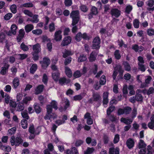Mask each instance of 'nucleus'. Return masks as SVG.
Returning a JSON list of instances; mask_svg holds the SVG:
<instances>
[{
    "label": "nucleus",
    "mask_w": 154,
    "mask_h": 154,
    "mask_svg": "<svg viewBox=\"0 0 154 154\" xmlns=\"http://www.w3.org/2000/svg\"><path fill=\"white\" fill-rule=\"evenodd\" d=\"M47 113L44 117L46 120L50 119H54L56 118L57 116L55 113L52 112V108L50 105H47L46 107Z\"/></svg>",
    "instance_id": "f257e3e1"
},
{
    "label": "nucleus",
    "mask_w": 154,
    "mask_h": 154,
    "mask_svg": "<svg viewBox=\"0 0 154 154\" xmlns=\"http://www.w3.org/2000/svg\"><path fill=\"white\" fill-rule=\"evenodd\" d=\"M79 12L78 11H72L70 14V17L72 18V25L75 26L78 22L79 20Z\"/></svg>",
    "instance_id": "f03ea898"
},
{
    "label": "nucleus",
    "mask_w": 154,
    "mask_h": 154,
    "mask_svg": "<svg viewBox=\"0 0 154 154\" xmlns=\"http://www.w3.org/2000/svg\"><path fill=\"white\" fill-rule=\"evenodd\" d=\"M10 143L12 146L15 145L17 146L22 142V140L20 137L15 138L14 136H12L10 140Z\"/></svg>",
    "instance_id": "7ed1b4c3"
},
{
    "label": "nucleus",
    "mask_w": 154,
    "mask_h": 154,
    "mask_svg": "<svg viewBox=\"0 0 154 154\" xmlns=\"http://www.w3.org/2000/svg\"><path fill=\"white\" fill-rule=\"evenodd\" d=\"M62 31L61 30L56 31L54 33V39L57 42L61 41L62 38Z\"/></svg>",
    "instance_id": "20e7f679"
},
{
    "label": "nucleus",
    "mask_w": 154,
    "mask_h": 154,
    "mask_svg": "<svg viewBox=\"0 0 154 154\" xmlns=\"http://www.w3.org/2000/svg\"><path fill=\"white\" fill-rule=\"evenodd\" d=\"M100 39L99 37H96L94 39L93 43V48L94 49H99L100 48Z\"/></svg>",
    "instance_id": "39448f33"
},
{
    "label": "nucleus",
    "mask_w": 154,
    "mask_h": 154,
    "mask_svg": "<svg viewBox=\"0 0 154 154\" xmlns=\"http://www.w3.org/2000/svg\"><path fill=\"white\" fill-rule=\"evenodd\" d=\"M50 60L47 57L44 58L43 61H40L42 67L43 68H46L50 63Z\"/></svg>",
    "instance_id": "423d86ee"
},
{
    "label": "nucleus",
    "mask_w": 154,
    "mask_h": 154,
    "mask_svg": "<svg viewBox=\"0 0 154 154\" xmlns=\"http://www.w3.org/2000/svg\"><path fill=\"white\" fill-rule=\"evenodd\" d=\"M64 106V108L61 107L59 108V109L60 111L65 110L68 108L69 106V100L67 99L64 98L62 100Z\"/></svg>",
    "instance_id": "0eeeda50"
},
{
    "label": "nucleus",
    "mask_w": 154,
    "mask_h": 154,
    "mask_svg": "<svg viewBox=\"0 0 154 154\" xmlns=\"http://www.w3.org/2000/svg\"><path fill=\"white\" fill-rule=\"evenodd\" d=\"M146 5L150 8H147L148 11H153L154 10V0H149L146 3Z\"/></svg>",
    "instance_id": "6e6552de"
},
{
    "label": "nucleus",
    "mask_w": 154,
    "mask_h": 154,
    "mask_svg": "<svg viewBox=\"0 0 154 154\" xmlns=\"http://www.w3.org/2000/svg\"><path fill=\"white\" fill-rule=\"evenodd\" d=\"M17 29V26L15 24H13L11 27V30L7 33L8 35L11 36L12 35H15L16 33V30Z\"/></svg>",
    "instance_id": "1a4fd4ad"
},
{
    "label": "nucleus",
    "mask_w": 154,
    "mask_h": 154,
    "mask_svg": "<svg viewBox=\"0 0 154 154\" xmlns=\"http://www.w3.org/2000/svg\"><path fill=\"white\" fill-rule=\"evenodd\" d=\"M111 14L112 17H118L120 15V11L119 10L116 8L111 9Z\"/></svg>",
    "instance_id": "9d476101"
},
{
    "label": "nucleus",
    "mask_w": 154,
    "mask_h": 154,
    "mask_svg": "<svg viewBox=\"0 0 154 154\" xmlns=\"http://www.w3.org/2000/svg\"><path fill=\"white\" fill-rule=\"evenodd\" d=\"M71 38L69 36L65 37L63 40L61 44V46L63 47L67 45L71 42Z\"/></svg>",
    "instance_id": "9b49d317"
},
{
    "label": "nucleus",
    "mask_w": 154,
    "mask_h": 154,
    "mask_svg": "<svg viewBox=\"0 0 154 154\" xmlns=\"http://www.w3.org/2000/svg\"><path fill=\"white\" fill-rule=\"evenodd\" d=\"M116 69H115L112 75V77L114 80H115L117 75L118 72L119 71L121 73H122L123 71L121 67L120 66H119L117 67Z\"/></svg>",
    "instance_id": "f8f14e48"
},
{
    "label": "nucleus",
    "mask_w": 154,
    "mask_h": 154,
    "mask_svg": "<svg viewBox=\"0 0 154 154\" xmlns=\"http://www.w3.org/2000/svg\"><path fill=\"white\" fill-rule=\"evenodd\" d=\"M25 32L23 29H20L19 31V34L17 39L18 42H20L23 38Z\"/></svg>",
    "instance_id": "ddd939ff"
},
{
    "label": "nucleus",
    "mask_w": 154,
    "mask_h": 154,
    "mask_svg": "<svg viewBox=\"0 0 154 154\" xmlns=\"http://www.w3.org/2000/svg\"><path fill=\"white\" fill-rule=\"evenodd\" d=\"M33 52L32 53H38L41 51V47L38 44H37L33 46Z\"/></svg>",
    "instance_id": "4468645a"
},
{
    "label": "nucleus",
    "mask_w": 154,
    "mask_h": 154,
    "mask_svg": "<svg viewBox=\"0 0 154 154\" xmlns=\"http://www.w3.org/2000/svg\"><path fill=\"white\" fill-rule=\"evenodd\" d=\"M44 87V85H38L35 89V94H38L41 93L43 91Z\"/></svg>",
    "instance_id": "2eb2a0df"
},
{
    "label": "nucleus",
    "mask_w": 154,
    "mask_h": 154,
    "mask_svg": "<svg viewBox=\"0 0 154 154\" xmlns=\"http://www.w3.org/2000/svg\"><path fill=\"white\" fill-rule=\"evenodd\" d=\"M108 93L107 92H105L103 94V104L105 105H106L108 102Z\"/></svg>",
    "instance_id": "dca6fc26"
},
{
    "label": "nucleus",
    "mask_w": 154,
    "mask_h": 154,
    "mask_svg": "<svg viewBox=\"0 0 154 154\" xmlns=\"http://www.w3.org/2000/svg\"><path fill=\"white\" fill-rule=\"evenodd\" d=\"M151 122L148 124V127L150 129H152L154 128V114L152 115L150 118Z\"/></svg>",
    "instance_id": "f3484780"
},
{
    "label": "nucleus",
    "mask_w": 154,
    "mask_h": 154,
    "mask_svg": "<svg viewBox=\"0 0 154 154\" xmlns=\"http://www.w3.org/2000/svg\"><path fill=\"white\" fill-rule=\"evenodd\" d=\"M126 143L128 148L130 149L134 146V142L132 139L129 138L127 140Z\"/></svg>",
    "instance_id": "a211bd4d"
},
{
    "label": "nucleus",
    "mask_w": 154,
    "mask_h": 154,
    "mask_svg": "<svg viewBox=\"0 0 154 154\" xmlns=\"http://www.w3.org/2000/svg\"><path fill=\"white\" fill-rule=\"evenodd\" d=\"M120 120L121 122L127 125L131 124L133 121L132 119L124 118H121Z\"/></svg>",
    "instance_id": "6ab92c4d"
},
{
    "label": "nucleus",
    "mask_w": 154,
    "mask_h": 154,
    "mask_svg": "<svg viewBox=\"0 0 154 154\" xmlns=\"http://www.w3.org/2000/svg\"><path fill=\"white\" fill-rule=\"evenodd\" d=\"M9 66V65L7 64L5 66L2 67L0 72L1 74L2 75H5L8 71V69Z\"/></svg>",
    "instance_id": "aec40b11"
},
{
    "label": "nucleus",
    "mask_w": 154,
    "mask_h": 154,
    "mask_svg": "<svg viewBox=\"0 0 154 154\" xmlns=\"http://www.w3.org/2000/svg\"><path fill=\"white\" fill-rule=\"evenodd\" d=\"M141 91L140 90H137V91L135 97L136 100L137 101H141L143 100V97L140 94Z\"/></svg>",
    "instance_id": "412c9836"
},
{
    "label": "nucleus",
    "mask_w": 154,
    "mask_h": 154,
    "mask_svg": "<svg viewBox=\"0 0 154 154\" xmlns=\"http://www.w3.org/2000/svg\"><path fill=\"white\" fill-rule=\"evenodd\" d=\"M70 82V80L69 79H67L64 77L61 78L59 80V83L61 85H63L65 83L67 84Z\"/></svg>",
    "instance_id": "4be33fe9"
},
{
    "label": "nucleus",
    "mask_w": 154,
    "mask_h": 154,
    "mask_svg": "<svg viewBox=\"0 0 154 154\" xmlns=\"http://www.w3.org/2000/svg\"><path fill=\"white\" fill-rule=\"evenodd\" d=\"M109 154H119V149L118 148L116 149L111 148L109 149Z\"/></svg>",
    "instance_id": "5701e85b"
},
{
    "label": "nucleus",
    "mask_w": 154,
    "mask_h": 154,
    "mask_svg": "<svg viewBox=\"0 0 154 154\" xmlns=\"http://www.w3.org/2000/svg\"><path fill=\"white\" fill-rule=\"evenodd\" d=\"M65 72L68 77L70 78L72 76V71L71 69L67 66L65 67Z\"/></svg>",
    "instance_id": "b1692460"
},
{
    "label": "nucleus",
    "mask_w": 154,
    "mask_h": 154,
    "mask_svg": "<svg viewBox=\"0 0 154 154\" xmlns=\"http://www.w3.org/2000/svg\"><path fill=\"white\" fill-rule=\"evenodd\" d=\"M97 54L95 51H93L91 54L89 58V60L91 62L94 61L96 59Z\"/></svg>",
    "instance_id": "393cba45"
},
{
    "label": "nucleus",
    "mask_w": 154,
    "mask_h": 154,
    "mask_svg": "<svg viewBox=\"0 0 154 154\" xmlns=\"http://www.w3.org/2000/svg\"><path fill=\"white\" fill-rule=\"evenodd\" d=\"M74 53L70 50H65L63 53V57L66 58L69 56L73 54Z\"/></svg>",
    "instance_id": "a878e982"
},
{
    "label": "nucleus",
    "mask_w": 154,
    "mask_h": 154,
    "mask_svg": "<svg viewBox=\"0 0 154 154\" xmlns=\"http://www.w3.org/2000/svg\"><path fill=\"white\" fill-rule=\"evenodd\" d=\"M52 77L53 79L55 81H57L59 78V73L58 71L52 73Z\"/></svg>",
    "instance_id": "bb28decb"
},
{
    "label": "nucleus",
    "mask_w": 154,
    "mask_h": 154,
    "mask_svg": "<svg viewBox=\"0 0 154 154\" xmlns=\"http://www.w3.org/2000/svg\"><path fill=\"white\" fill-rule=\"evenodd\" d=\"M34 28L32 24H27L25 26V29L26 32H29L31 31Z\"/></svg>",
    "instance_id": "cd10ccee"
},
{
    "label": "nucleus",
    "mask_w": 154,
    "mask_h": 154,
    "mask_svg": "<svg viewBox=\"0 0 154 154\" xmlns=\"http://www.w3.org/2000/svg\"><path fill=\"white\" fill-rule=\"evenodd\" d=\"M140 22L139 20L136 19L133 21V25L134 27L136 29H138L139 27Z\"/></svg>",
    "instance_id": "c85d7f7f"
},
{
    "label": "nucleus",
    "mask_w": 154,
    "mask_h": 154,
    "mask_svg": "<svg viewBox=\"0 0 154 154\" xmlns=\"http://www.w3.org/2000/svg\"><path fill=\"white\" fill-rule=\"evenodd\" d=\"M146 146V145L143 140H140L138 143V146L139 149L144 148Z\"/></svg>",
    "instance_id": "c756f323"
},
{
    "label": "nucleus",
    "mask_w": 154,
    "mask_h": 154,
    "mask_svg": "<svg viewBox=\"0 0 154 154\" xmlns=\"http://www.w3.org/2000/svg\"><path fill=\"white\" fill-rule=\"evenodd\" d=\"M151 77L150 76H148L147 77V79H146L145 80V84H142L141 85V87H146L147 86V85L149 83V82L151 81Z\"/></svg>",
    "instance_id": "7c9ffc66"
},
{
    "label": "nucleus",
    "mask_w": 154,
    "mask_h": 154,
    "mask_svg": "<svg viewBox=\"0 0 154 154\" xmlns=\"http://www.w3.org/2000/svg\"><path fill=\"white\" fill-rule=\"evenodd\" d=\"M87 60V58L85 55L84 54L81 55L78 57V61L79 62H84Z\"/></svg>",
    "instance_id": "2f4dec72"
},
{
    "label": "nucleus",
    "mask_w": 154,
    "mask_h": 154,
    "mask_svg": "<svg viewBox=\"0 0 154 154\" xmlns=\"http://www.w3.org/2000/svg\"><path fill=\"white\" fill-rule=\"evenodd\" d=\"M13 83L14 88H16L19 85V81L18 79L17 78H15L13 81Z\"/></svg>",
    "instance_id": "473e14b6"
},
{
    "label": "nucleus",
    "mask_w": 154,
    "mask_h": 154,
    "mask_svg": "<svg viewBox=\"0 0 154 154\" xmlns=\"http://www.w3.org/2000/svg\"><path fill=\"white\" fill-rule=\"evenodd\" d=\"M82 73L79 70L75 71L73 73V76L75 78H78L81 76Z\"/></svg>",
    "instance_id": "72a5a7b5"
},
{
    "label": "nucleus",
    "mask_w": 154,
    "mask_h": 154,
    "mask_svg": "<svg viewBox=\"0 0 154 154\" xmlns=\"http://www.w3.org/2000/svg\"><path fill=\"white\" fill-rule=\"evenodd\" d=\"M24 108V106L22 103H19L17 105L16 107V110L18 111H21L23 110Z\"/></svg>",
    "instance_id": "f704fd0d"
},
{
    "label": "nucleus",
    "mask_w": 154,
    "mask_h": 154,
    "mask_svg": "<svg viewBox=\"0 0 154 154\" xmlns=\"http://www.w3.org/2000/svg\"><path fill=\"white\" fill-rule=\"evenodd\" d=\"M125 69L128 71H129L131 69V66L126 61L124 62L123 63Z\"/></svg>",
    "instance_id": "c9c22d12"
},
{
    "label": "nucleus",
    "mask_w": 154,
    "mask_h": 154,
    "mask_svg": "<svg viewBox=\"0 0 154 154\" xmlns=\"http://www.w3.org/2000/svg\"><path fill=\"white\" fill-rule=\"evenodd\" d=\"M37 68V65L35 64H33L30 69V72L31 73H33Z\"/></svg>",
    "instance_id": "e433bc0d"
},
{
    "label": "nucleus",
    "mask_w": 154,
    "mask_h": 154,
    "mask_svg": "<svg viewBox=\"0 0 154 154\" xmlns=\"http://www.w3.org/2000/svg\"><path fill=\"white\" fill-rule=\"evenodd\" d=\"M28 20H30L32 23H37L39 21V20L38 19V16L37 15H35L33 16L32 20H29V19H28Z\"/></svg>",
    "instance_id": "4c0bfd02"
},
{
    "label": "nucleus",
    "mask_w": 154,
    "mask_h": 154,
    "mask_svg": "<svg viewBox=\"0 0 154 154\" xmlns=\"http://www.w3.org/2000/svg\"><path fill=\"white\" fill-rule=\"evenodd\" d=\"M80 9L81 11L83 12H85L88 10V8L85 5H82L80 6Z\"/></svg>",
    "instance_id": "58836bf2"
},
{
    "label": "nucleus",
    "mask_w": 154,
    "mask_h": 154,
    "mask_svg": "<svg viewBox=\"0 0 154 154\" xmlns=\"http://www.w3.org/2000/svg\"><path fill=\"white\" fill-rule=\"evenodd\" d=\"M147 35L149 36H152L154 35V29L150 28L146 30Z\"/></svg>",
    "instance_id": "ea45409f"
},
{
    "label": "nucleus",
    "mask_w": 154,
    "mask_h": 154,
    "mask_svg": "<svg viewBox=\"0 0 154 154\" xmlns=\"http://www.w3.org/2000/svg\"><path fill=\"white\" fill-rule=\"evenodd\" d=\"M27 121L26 120L23 119L21 121V125L23 128H26L27 126Z\"/></svg>",
    "instance_id": "a19ab883"
},
{
    "label": "nucleus",
    "mask_w": 154,
    "mask_h": 154,
    "mask_svg": "<svg viewBox=\"0 0 154 154\" xmlns=\"http://www.w3.org/2000/svg\"><path fill=\"white\" fill-rule=\"evenodd\" d=\"M93 96L94 101H97L101 98L100 96L97 93H94Z\"/></svg>",
    "instance_id": "79ce46f5"
},
{
    "label": "nucleus",
    "mask_w": 154,
    "mask_h": 154,
    "mask_svg": "<svg viewBox=\"0 0 154 154\" xmlns=\"http://www.w3.org/2000/svg\"><path fill=\"white\" fill-rule=\"evenodd\" d=\"M51 105H50L51 106V107H53V108L56 110L57 109V102L54 101L53 100L51 101Z\"/></svg>",
    "instance_id": "37998d69"
},
{
    "label": "nucleus",
    "mask_w": 154,
    "mask_h": 154,
    "mask_svg": "<svg viewBox=\"0 0 154 154\" xmlns=\"http://www.w3.org/2000/svg\"><path fill=\"white\" fill-rule=\"evenodd\" d=\"M17 6L15 4L11 5L10 7L11 11L13 13L15 14L17 12Z\"/></svg>",
    "instance_id": "c03bdc74"
},
{
    "label": "nucleus",
    "mask_w": 154,
    "mask_h": 154,
    "mask_svg": "<svg viewBox=\"0 0 154 154\" xmlns=\"http://www.w3.org/2000/svg\"><path fill=\"white\" fill-rule=\"evenodd\" d=\"M94 150L93 148L88 147L87 150L84 152V154H92Z\"/></svg>",
    "instance_id": "a18cd8bd"
},
{
    "label": "nucleus",
    "mask_w": 154,
    "mask_h": 154,
    "mask_svg": "<svg viewBox=\"0 0 154 154\" xmlns=\"http://www.w3.org/2000/svg\"><path fill=\"white\" fill-rule=\"evenodd\" d=\"M100 84L101 85H104L106 82V79L105 76L103 75L101 77L100 81Z\"/></svg>",
    "instance_id": "49530a36"
},
{
    "label": "nucleus",
    "mask_w": 154,
    "mask_h": 154,
    "mask_svg": "<svg viewBox=\"0 0 154 154\" xmlns=\"http://www.w3.org/2000/svg\"><path fill=\"white\" fill-rule=\"evenodd\" d=\"M115 107L113 106H110L107 110V115H109L115 109Z\"/></svg>",
    "instance_id": "de8ad7c7"
},
{
    "label": "nucleus",
    "mask_w": 154,
    "mask_h": 154,
    "mask_svg": "<svg viewBox=\"0 0 154 154\" xmlns=\"http://www.w3.org/2000/svg\"><path fill=\"white\" fill-rule=\"evenodd\" d=\"M91 13L93 14V15H96L98 13L97 8L94 6H92L91 10Z\"/></svg>",
    "instance_id": "09e8293b"
},
{
    "label": "nucleus",
    "mask_w": 154,
    "mask_h": 154,
    "mask_svg": "<svg viewBox=\"0 0 154 154\" xmlns=\"http://www.w3.org/2000/svg\"><path fill=\"white\" fill-rule=\"evenodd\" d=\"M114 56L115 58L118 60L120 59L121 56L119 53V51L118 50H116L114 53Z\"/></svg>",
    "instance_id": "8fccbe9b"
},
{
    "label": "nucleus",
    "mask_w": 154,
    "mask_h": 154,
    "mask_svg": "<svg viewBox=\"0 0 154 154\" xmlns=\"http://www.w3.org/2000/svg\"><path fill=\"white\" fill-rule=\"evenodd\" d=\"M131 108L129 106H127L124 108V114H128L130 113L131 111Z\"/></svg>",
    "instance_id": "3c124183"
},
{
    "label": "nucleus",
    "mask_w": 154,
    "mask_h": 154,
    "mask_svg": "<svg viewBox=\"0 0 154 154\" xmlns=\"http://www.w3.org/2000/svg\"><path fill=\"white\" fill-rule=\"evenodd\" d=\"M42 81L44 84H47L48 81V77L46 74L43 75Z\"/></svg>",
    "instance_id": "603ef678"
},
{
    "label": "nucleus",
    "mask_w": 154,
    "mask_h": 154,
    "mask_svg": "<svg viewBox=\"0 0 154 154\" xmlns=\"http://www.w3.org/2000/svg\"><path fill=\"white\" fill-rule=\"evenodd\" d=\"M47 48L49 51H51L52 48V43L50 42V40L47 44Z\"/></svg>",
    "instance_id": "864d4df0"
},
{
    "label": "nucleus",
    "mask_w": 154,
    "mask_h": 154,
    "mask_svg": "<svg viewBox=\"0 0 154 154\" xmlns=\"http://www.w3.org/2000/svg\"><path fill=\"white\" fill-rule=\"evenodd\" d=\"M71 154H79L78 150L75 147H72L71 148V150H70Z\"/></svg>",
    "instance_id": "5fc2aeb1"
},
{
    "label": "nucleus",
    "mask_w": 154,
    "mask_h": 154,
    "mask_svg": "<svg viewBox=\"0 0 154 154\" xmlns=\"http://www.w3.org/2000/svg\"><path fill=\"white\" fill-rule=\"evenodd\" d=\"M16 130V128L14 127L8 130V133L9 134L11 135L14 134Z\"/></svg>",
    "instance_id": "6e6d98bb"
},
{
    "label": "nucleus",
    "mask_w": 154,
    "mask_h": 154,
    "mask_svg": "<svg viewBox=\"0 0 154 154\" xmlns=\"http://www.w3.org/2000/svg\"><path fill=\"white\" fill-rule=\"evenodd\" d=\"M17 57L20 59L23 60L27 57V55L26 54H19L17 55Z\"/></svg>",
    "instance_id": "4d7b16f0"
},
{
    "label": "nucleus",
    "mask_w": 154,
    "mask_h": 154,
    "mask_svg": "<svg viewBox=\"0 0 154 154\" xmlns=\"http://www.w3.org/2000/svg\"><path fill=\"white\" fill-rule=\"evenodd\" d=\"M20 47L24 51H27L29 49L28 46L23 43L21 44Z\"/></svg>",
    "instance_id": "13d9d810"
},
{
    "label": "nucleus",
    "mask_w": 154,
    "mask_h": 154,
    "mask_svg": "<svg viewBox=\"0 0 154 154\" xmlns=\"http://www.w3.org/2000/svg\"><path fill=\"white\" fill-rule=\"evenodd\" d=\"M49 31L50 32H52L55 30V28L54 23H51L49 25Z\"/></svg>",
    "instance_id": "bf43d9fd"
},
{
    "label": "nucleus",
    "mask_w": 154,
    "mask_h": 154,
    "mask_svg": "<svg viewBox=\"0 0 154 154\" xmlns=\"http://www.w3.org/2000/svg\"><path fill=\"white\" fill-rule=\"evenodd\" d=\"M34 108L35 111L38 114L41 112V109L39 106L37 105H35Z\"/></svg>",
    "instance_id": "052dcab7"
},
{
    "label": "nucleus",
    "mask_w": 154,
    "mask_h": 154,
    "mask_svg": "<svg viewBox=\"0 0 154 154\" xmlns=\"http://www.w3.org/2000/svg\"><path fill=\"white\" fill-rule=\"evenodd\" d=\"M21 115L24 118L28 119H29V116L28 115V114L26 112L23 111L21 112Z\"/></svg>",
    "instance_id": "680f3d73"
},
{
    "label": "nucleus",
    "mask_w": 154,
    "mask_h": 154,
    "mask_svg": "<svg viewBox=\"0 0 154 154\" xmlns=\"http://www.w3.org/2000/svg\"><path fill=\"white\" fill-rule=\"evenodd\" d=\"M72 58L71 57H69L66 59L65 62L64 64L65 65H66L70 63L72 61Z\"/></svg>",
    "instance_id": "e2e57ef3"
},
{
    "label": "nucleus",
    "mask_w": 154,
    "mask_h": 154,
    "mask_svg": "<svg viewBox=\"0 0 154 154\" xmlns=\"http://www.w3.org/2000/svg\"><path fill=\"white\" fill-rule=\"evenodd\" d=\"M138 60L139 61L138 65L143 64L144 63L143 58L141 56L138 57Z\"/></svg>",
    "instance_id": "0e129e2a"
},
{
    "label": "nucleus",
    "mask_w": 154,
    "mask_h": 154,
    "mask_svg": "<svg viewBox=\"0 0 154 154\" xmlns=\"http://www.w3.org/2000/svg\"><path fill=\"white\" fill-rule=\"evenodd\" d=\"M32 32L35 34L39 35L42 33V31L41 29H38L34 30L32 31Z\"/></svg>",
    "instance_id": "69168bd1"
},
{
    "label": "nucleus",
    "mask_w": 154,
    "mask_h": 154,
    "mask_svg": "<svg viewBox=\"0 0 154 154\" xmlns=\"http://www.w3.org/2000/svg\"><path fill=\"white\" fill-rule=\"evenodd\" d=\"M82 38V34L81 33L79 32L76 35L75 39L77 41H80Z\"/></svg>",
    "instance_id": "338daca9"
},
{
    "label": "nucleus",
    "mask_w": 154,
    "mask_h": 154,
    "mask_svg": "<svg viewBox=\"0 0 154 154\" xmlns=\"http://www.w3.org/2000/svg\"><path fill=\"white\" fill-rule=\"evenodd\" d=\"M12 14L11 13L7 14L5 16L4 18L6 20H9L12 17Z\"/></svg>",
    "instance_id": "774afa93"
}]
</instances>
